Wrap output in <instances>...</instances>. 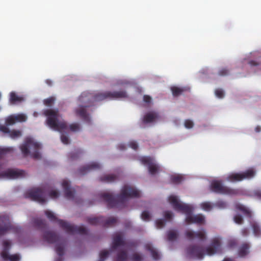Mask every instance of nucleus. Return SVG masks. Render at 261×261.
<instances>
[{
	"mask_svg": "<svg viewBox=\"0 0 261 261\" xmlns=\"http://www.w3.org/2000/svg\"><path fill=\"white\" fill-rule=\"evenodd\" d=\"M10 231L19 233L21 229L18 226L12 223L11 217L9 214H0V236Z\"/></svg>",
	"mask_w": 261,
	"mask_h": 261,
	"instance_id": "nucleus-16",
	"label": "nucleus"
},
{
	"mask_svg": "<svg viewBox=\"0 0 261 261\" xmlns=\"http://www.w3.org/2000/svg\"><path fill=\"white\" fill-rule=\"evenodd\" d=\"M225 92L222 89L217 88L215 90V95L216 97L222 99L225 96Z\"/></svg>",
	"mask_w": 261,
	"mask_h": 261,
	"instance_id": "nucleus-40",
	"label": "nucleus"
},
{
	"mask_svg": "<svg viewBox=\"0 0 261 261\" xmlns=\"http://www.w3.org/2000/svg\"><path fill=\"white\" fill-rule=\"evenodd\" d=\"M117 148L121 151H123L126 148V146L123 143H120L117 145Z\"/></svg>",
	"mask_w": 261,
	"mask_h": 261,
	"instance_id": "nucleus-52",
	"label": "nucleus"
},
{
	"mask_svg": "<svg viewBox=\"0 0 261 261\" xmlns=\"http://www.w3.org/2000/svg\"><path fill=\"white\" fill-rule=\"evenodd\" d=\"M171 89L173 96H176L181 94L182 92H184V91L188 89L185 87L173 86L171 87Z\"/></svg>",
	"mask_w": 261,
	"mask_h": 261,
	"instance_id": "nucleus-37",
	"label": "nucleus"
},
{
	"mask_svg": "<svg viewBox=\"0 0 261 261\" xmlns=\"http://www.w3.org/2000/svg\"><path fill=\"white\" fill-rule=\"evenodd\" d=\"M141 192L136 187L126 185L121 189L120 194L117 196L110 191L101 193L99 199L108 203L110 207L122 208L127 206L130 200L141 196Z\"/></svg>",
	"mask_w": 261,
	"mask_h": 261,
	"instance_id": "nucleus-2",
	"label": "nucleus"
},
{
	"mask_svg": "<svg viewBox=\"0 0 261 261\" xmlns=\"http://www.w3.org/2000/svg\"><path fill=\"white\" fill-rule=\"evenodd\" d=\"M184 125L187 129H191L194 126V123L193 120L191 119H186L184 122Z\"/></svg>",
	"mask_w": 261,
	"mask_h": 261,
	"instance_id": "nucleus-42",
	"label": "nucleus"
},
{
	"mask_svg": "<svg viewBox=\"0 0 261 261\" xmlns=\"http://www.w3.org/2000/svg\"><path fill=\"white\" fill-rule=\"evenodd\" d=\"M241 233L243 236H244V237L247 236L249 233L248 229L244 228V229H242Z\"/></svg>",
	"mask_w": 261,
	"mask_h": 261,
	"instance_id": "nucleus-53",
	"label": "nucleus"
},
{
	"mask_svg": "<svg viewBox=\"0 0 261 261\" xmlns=\"http://www.w3.org/2000/svg\"><path fill=\"white\" fill-rule=\"evenodd\" d=\"M165 220L163 219H159L155 221L156 227L160 229L163 228L165 225Z\"/></svg>",
	"mask_w": 261,
	"mask_h": 261,
	"instance_id": "nucleus-44",
	"label": "nucleus"
},
{
	"mask_svg": "<svg viewBox=\"0 0 261 261\" xmlns=\"http://www.w3.org/2000/svg\"><path fill=\"white\" fill-rule=\"evenodd\" d=\"M223 261H235V260L232 258H225L224 259V260Z\"/></svg>",
	"mask_w": 261,
	"mask_h": 261,
	"instance_id": "nucleus-56",
	"label": "nucleus"
},
{
	"mask_svg": "<svg viewBox=\"0 0 261 261\" xmlns=\"http://www.w3.org/2000/svg\"><path fill=\"white\" fill-rule=\"evenodd\" d=\"M200 208L206 212H210L213 208H215V205L214 203H212L209 201H205L200 204Z\"/></svg>",
	"mask_w": 261,
	"mask_h": 261,
	"instance_id": "nucleus-34",
	"label": "nucleus"
},
{
	"mask_svg": "<svg viewBox=\"0 0 261 261\" xmlns=\"http://www.w3.org/2000/svg\"><path fill=\"white\" fill-rule=\"evenodd\" d=\"M82 152L80 150L76 151L75 152H73L71 153V158L72 160L75 159L76 158L79 157Z\"/></svg>",
	"mask_w": 261,
	"mask_h": 261,
	"instance_id": "nucleus-50",
	"label": "nucleus"
},
{
	"mask_svg": "<svg viewBox=\"0 0 261 261\" xmlns=\"http://www.w3.org/2000/svg\"><path fill=\"white\" fill-rule=\"evenodd\" d=\"M19 148L22 155L25 157L31 156L35 159L41 158L42 145L33 137H27Z\"/></svg>",
	"mask_w": 261,
	"mask_h": 261,
	"instance_id": "nucleus-11",
	"label": "nucleus"
},
{
	"mask_svg": "<svg viewBox=\"0 0 261 261\" xmlns=\"http://www.w3.org/2000/svg\"><path fill=\"white\" fill-rule=\"evenodd\" d=\"M93 103L94 93L88 91L83 92L78 97L77 106L74 108L73 113L86 123L91 124L92 119L87 108L92 106Z\"/></svg>",
	"mask_w": 261,
	"mask_h": 261,
	"instance_id": "nucleus-5",
	"label": "nucleus"
},
{
	"mask_svg": "<svg viewBox=\"0 0 261 261\" xmlns=\"http://www.w3.org/2000/svg\"><path fill=\"white\" fill-rule=\"evenodd\" d=\"M236 214L233 217L234 222L238 224L242 223L243 219L240 213L243 214L248 218V221L252 228L254 235L256 237L261 236V227L259 224L252 217L251 211L247 207L240 203L236 205Z\"/></svg>",
	"mask_w": 261,
	"mask_h": 261,
	"instance_id": "nucleus-10",
	"label": "nucleus"
},
{
	"mask_svg": "<svg viewBox=\"0 0 261 261\" xmlns=\"http://www.w3.org/2000/svg\"><path fill=\"white\" fill-rule=\"evenodd\" d=\"M38 113L36 112H34V113H33V116L34 117H37L38 116Z\"/></svg>",
	"mask_w": 261,
	"mask_h": 261,
	"instance_id": "nucleus-57",
	"label": "nucleus"
},
{
	"mask_svg": "<svg viewBox=\"0 0 261 261\" xmlns=\"http://www.w3.org/2000/svg\"><path fill=\"white\" fill-rule=\"evenodd\" d=\"M44 213L46 217L50 221L57 223L68 234H84L87 233V230L83 226L74 225L67 221L59 219L56 215L50 210H46Z\"/></svg>",
	"mask_w": 261,
	"mask_h": 261,
	"instance_id": "nucleus-7",
	"label": "nucleus"
},
{
	"mask_svg": "<svg viewBox=\"0 0 261 261\" xmlns=\"http://www.w3.org/2000/svg\"><path fill=\"white\" fill-rule=\"evenodd\" d=\"M128 146L134 150H137L138 148V144L136 141L133 140L129 142Z\"/></svg>",
	"mask_w": 261,
	"mask_h": 261,
	"instance_id": "nucleus-48",
	"label": "nucleus"
},
{
	"mask_svg": "<svg viewBox=\"0 0 261 261\" xmlns=\"http://www.w3.org/2000/svg\"><path fill=\"white\" fill-rule=\"evenodd\" d=\"M256 173L255 169L252 167L243 172L230 173L226 175L225 178L229 182H234L251 179L255 176Z\"/></svg>",
	"mask_w": 261,
	"mask_h": 261,
	"instance_id": "nucleus-17",
	"label": "nucleus"
},
{
	"mask_svg": "<svg viewBox=\"0 0 261 261\" xmlns=\"http://www.w3.org/2000/svg\"><path fill=\"white\" fill-rule=\"evenodd\" d=\"M159 119V115L155 111H149L146 113L141 118L140 126L145 127L156 123Z\"/></svg>",
	"mask_w": 261,
	"mask_h": 261,
	"instance_id": "nucleus-24",
	"label": "nucleus"
},
{
	"mask_svg": "<svg viewBox=\"0 0 261 261\" xmlns=\"http://www.w3.org/2000/svg\"><path fill=\"white\" fill-rule=\"evenodd\" d=\"M257 53L255 52L249 53L246 54L244 57L238 60L237 66L241 68H244L245 63L247 62L249 68V73H258L261 71V63L256 59Z\"/></svg>",
	"mask_w": 261,
	"mask_h": 261,
	"instance_id": "nucleus-14",
	"label": "nucleus"
},
{
	"mask_svg": "<svg viewBox=\"0 0 261 261\" xmlns=\"http://www.w3.org/2000/svg\"><path fill=\"white\" fill-rule=\"evenodd\" d=\"M130 258L132 261H142L143 259L142 256L138 253H133Z\"/></svg>",
	"mask_w": 261,
	"mask_h": 261,
	"instance_id": "nucleus-45",
	"label": "nucleus"
},
{
	"mask_svg": "<svg viewBox=\"0 0 261 261\" xmlns=\"http://www.w3.org/2000/svg\"><path fill=\"white\" fill-rule=\"evenodd\" d=\"M195 209V207L193 204H191L188 209L184 214L185 215V222L187 224L194 223L199 225H202L205 223V217L202 214H192Z\"/></svg>",
	"mask_w": 261,
	"mask_h": 261,
	"instance_id": "nucleus-19",
	"label": "nucleus"
},
{
	"mask_svg": "<svg viewBox=\"0 0 261 261\" xmlns=\"http://www.w3.org/2000/svg\"><path fill=\"white\" fill-rule=\"evenodd\" d=\"M250 245L249 244H243L239 248L238 253L240 257H244L249 253Z\"/></svg>",
	"mask_w": 261,
	"mask_h": 261,
	"instance_id": "nucleus-31",
	"label": "nucleus"
},
{
	"mask_svg": "<svg viewBox=\"0 0 261 261\" xmlns=\"http://www.w3.org/2000/svg\"><path fill=\"white\" fill-rule=\"evenodd\" d=\"M137 84V81L134 79L132 78H123L119 79L116 80L114 83V85L117 87H123L125 88H128L130 87H134L138 94H140L142 92V88L137 87L136 86Z\"/></svg>",
	"mask_w": 261,
	"mask_h": 261,
	"instance_id": "nucleus-25",
	"label": "nucleus"
},
{
	"mask_svg": "<svg viewBox=\"0 0 261 261\" xmlns=\"http://www.w3.org/2000/svg\"><path fill=\"white\" fill-rule=\"evenodd\" d=\"M185 177L184 175L173 173L170 175V181L174 184H178L184 181Z\"/></svg>",
	"mask_w": 261,
	"mask_h": 261,
	"instance_id": "nucleus-30",
	"label": "nucleus"
},
{
	"mask_svg": "<svg viewBox=\"0 0 261 261\" xmlns=\"http://www.w3.org/2000/svg\"><path fill=\"white\" fill-rule=\"evenodd\" d=\"M62 186L63 189L65 197L73 200L74 199L75 190L70 186V182L67 179H64L62 181Z\"/></svg>",
	"mask_w": 261,
	"mask_h": 261,
	"instance_id": "nucleus-27",
	"label": "nucleus"
},
{
	"mask_svg": "<svg viewBox=\"0 0 261 261\" xmlns=\"http://www.w3.org/2000/svg\"><path fill=\"white\" fill-rule=\"evenodd\" d=\"M101 167V165L97 162H90L82 167L79 169V174L80 175H85L87 173L99 169Z\"/></svg>",
	"mask_w": 261,
	"mask_h": 261,
	"instance_id": "nucleus-26",
	"label": "nucleus"
},
{
	"mask_svg": "<svg viewBox=\"0 0 261 261\" xmlns=\"http://www.w3.org/2000/svg\"><path fill=\"white\" fill-rule=\"evenodd\" d=\"M117 178V176L114 174H106L100 177V180L102 182L111 183L115 181Z\"/></svg>",
	"mask_w": 261,
	"mask_h": 261,
	"instance_id": "nucleus-33",
	"label": "nucleus"
},
{
	"mask_svg": "<svg viewBox=\"0 0 261 261\" xmlns=\"http://www.w3.org/2000/svg\"><path fill=\"white\" fill-rule=\"evenodd\" d=\"M255 130L257 133H259L261 131V127L259 126H257L255 128Z\"/></svg>",
	"mask_w": 261,
	"mask_h": 261,
	"instance_id": "nucleus-55",
	"label": "nucleus"
},
{
	"mask_svg": "<svg viewBox=\"0 0 261 261\" xmlns=\"http://www.w3.org/2000/svg\"><path fill=\"white\" fill-rule=\"evenodd\" d=\"M139 160L143 165L147 167L149 173L151 175H155L162 171V167L155 159L151 156H138Z\"/></svg>",
	"mask_w": 261,
	"mask_h": 261,
	"instance_id": "nucleus-18",
	"label": "nucleus"
},
{
	"mask_svg": "<svg viewBox=\"0 0 261 261\" xmlns=\"http://www.w3.org/2000/svg\"><path fill=\"white\" fill-rule=\"evenodd\" d=\"M32 223L35 226L38 228H44L46 226L45 221L40 219V218H33L32 220Z\"/></svg>",
	"mask_w": 261,
	"mask_h": 261,
	"instance_id": "nucleus-35",
	"label": "nucleus"
},
{
	"mask_svg": "<svg viewBox=\"0 0 261 261\" xmlns=\"http://www.w3.org/2000/svg\"><path fill=\"white\" fill-rule=\"evenodd\" d=\"M94 102L100 101L106 99H131L133 97L129 95L125 90H120L116 91H107L104 92H93Z\"/></svg>",
	"mask_w": 261,
	"mask_h": 261,
	"instance_id": "nucleus-15",
	"label": "nucleus"
},
{
	"mask_svg": "<svg viewBox=\"0 0 261 261\" xmlns=\"http://www.w3.org/2000/svg\"><path fill=\"white\" fill-rule=\"evenodd\" d=\"M152 216V213L148 210H145L142 212L141 217L144 221H149Z\"/></svg>",
	"mask_w": 261,
	"mask_h": 261,
	"instance_id": "nucleus-38",
	"label": "nucleus"
},
{
	"mask_svg": "<svg viewBox=\"0 0 261 261\" xmlns=\"http://www.w3.org/2000/svg\"><path fill=\"white\" fill-rule=\"evenodd\" d=\"M164 218L167 221H171L174 217L173 213L171 211H166L164 213Z\"/></svg>",
	"mask_w": 261,
	"mask_h": 261,
	"instance_id": "nucleus-43",
	"label": "nucleus"
},
{
	"mask_svg": "<svg viewBox=\"0 0 261 261\" xmlns=\"http://www.w3.org/2000/svg\"><path fill=\"white\" fill-rule=\"evenodd\" d=\"M210 71H211V70L209 68L205 67V68H202L199 71V73L202 74H203V75H207V74H209Z\"/></svg>",
	"mask_w": 261,
	"mask_h": 261,
	"instance_id": "nucleus-51",
	"label": "nucleus"
},
{
	"mask_svg": "<svg viewBox=\"0 0 261 261\" xmlns=\"http://www.w3.org/2000/svg\"><path fill=\"white\" fill-rule=\"evenodd\" d=\"M210 189L214 193L228 196L246 194L241 189H232L224 186L223 181L217 178L211 180Z\"/></svg>",
	"mask_w": 261,
	"mask_h": 261,
	"instance_id": "nucleus-13",
	"label": "nucleus"
},
{
	"mask_svg": "<svg viewBox=\"0 0 261 261\" xmlns=\"http://www.w3.org/2000/svg\"><path fill=\"white\" fill-rule=\"evenodd\" d=\"M27 119V116L23 113L10 115L5 118L6 126L0 124V132L3 133L12 139H18L22 136L21 131L16 129L11 130L7 126L12 125L16 122H25Z\"/></svg>",
	"mask_w": 261,
	"mask_h": 261,
	"instance_id": "nucleus-9",
	"label": "nucleus"
},
{
	"mask_svg": "<svg viewBox=\"0 0 261 261\" xmlns=\"http://www.w3.org/2000/svg\"><path fill=\"white\" fill-rule=\"evenodd\" d=\"M167 200L174 210L183 214L187 211L191 204L182 202L179 199V197L174 194H171L169 195Z\"/></svg>",
	"mask_w": 261,
	"mask_h": 261,
	"instance_id": "nucleus-20",
	"label": "nucleus"
},
{
	"mask_svg": "<svg viewBox=\"0 0 261 261\" xmlns=\"http://www.w3.org/2000/svg\"><path fill=\"white\" fill-rule=\"evenodd\" d=\"M13 147L0 146V159L8 153L12 152ZM28 173L23 170L16 168L6 169L5 165L0 162V179H15L23 178Z\"/></svg>",
	"mask_w": 261,
	"mask_h": 261,
	"instance_id": "nucleus-8",
	"label": "nucleus"
},
{
	"mask_svg": "<svg viewBox=\"0 0 261 261\" xmlns=\"http://www.w3.org/2000/svg\"><path fill=\"white\" fill-rule=\"evenodd\" d=\"M185 237L189 240H198L204 241L207 239L206 231L204 229H201L198 231L192 229H187L185 232Z\"/></svg>",
	"mask_w": 261,
	"mask_h": 261,
	"instance_id": "nucleus-23",
	"label": "nucleus"
},
{
	"mask_svg": "<svg viewBox=\"0 0 261 261\" xmlns=\"http://www.w3.org/2000/svg\"><path fill=\"white\" fill-rule=\"evenodd\" d=\"M178 236V232L177 230L170 229L167 232V240L170 242L176 240Z\"/></svg>",
	"mask_w": 261,
	"mask_h": 261,
	"instance_id": "nucleus-32",
	"label": "nucleus"
},
{
	"mask_svg": "<svg viewBox=\"0 0 261 261\" xmlns=\"http://www.w3.org/2000/svg\"><path fill=\"white\" fill-rule=\"evenodd\" d=\"M2 110V107L0 106V111H1Z\"/></svg>",
	"mask_w": 261,
	"mask_h": 261,
	"instance_id": "nucleus-58",
	"label": "nucleus"
},
{
	"mask_svg": "<svg viewBox=\"0 0 261 261\" xmlns=\"http://www.w3.org/2000/svg\"><path fill=\"white\" fill-rule=\"evenodd\" d=\"M56 100V97L54 96H52L44 99L43 103L45 106L50 107L55 103Z\"/></svg>",
	"mask_w": 261,
	"mask_h": 261,
	"instance_id": "nucleus-39",
	"label": "nucleus"
},
{
	"mask_svg": "<svg viewBox=\"0 0 261 261\" xmlns=\"http://www.w3.org/2000/svg\"><path fill=\"white\" fill-rule=\"evenodd\" d=\"M25 97L23 94H17L15 92L12 91L9 94V101L11 103L16 104L24 101Z\"/></svg>",
	"mask_w": 261,
	"mask_h": 261,
	"instance_id": "nucleus-29",
	"label": "nucleus"
},
{
	"mask_svg": "<svg viewBox=\"0 0 261 261\" xmlns=\"http://www.w3.org/2000/svg\"><path fill=\"white\" fill-rule=\"evenodd\" d=\"M222 238L217 236L211 241V244L205 249L196 246H190L187 249L188 256L190 258L202 259L205 255L212 256L222 253Z\"/></svg>",
	"mask_w": 261,
	"mask_h": 261,
	"instance_id": "nucleus-4",
	"label": "nucleus"
},
{
	"mask_svg": "<svg viewBox=\"0 0 261 261\" xmlns=\"http://www.w3.org/2000/svg\"><path fill=\"white\" fill-rule=\"evenodd\" d=\"M237 240L235 238H230L228 241V246L229 248H232L236 246Z\"/></svg>",
	"mask_w": 261,
	"mask_h": 261,
	"instance_id": "nucleus-47",
	"label": "nucleus"
},
{
	"mask_svg": "<svg viewBox=\"0 0 261 261\" xmlns=\"http://www.w3.org/2000/svg\"><path fill=\"white\" fill-rule=\"evenodd\" d=\"M11 246V242L6 240L3 243V250L1 256L4 261H19L20 256L19 254H10L9 250Z\"/></svg>",
	"mask_w": 261,
	"mask_h": 261,
	"instance_id": "nucleus-21",
	"label": "nucleus"
},
{
	"mask_svg": "<svg viewBox=\"0 0 261 261\" xmlns=\"http://www.w3.org/2000/svg\"><path fill=\"white\" fill-rule=\"evenodd\" d=\"M215 208L219 209H224L227 207V203L223 200H218L214 203Z\"/></svg>",
	"mask_w": 261,
	"mask_h": 261,
	"instance_id": "nucleus-41",
	"label": "nucleus"
},
{
	"mask_svg": "<svg viewBox=\"0 0 261 261\" xmlns=\"http://www.w3.org/2000/svg\"><path fill=\"white\" fill-rule=\"evenodd\" d=\"M117 219L111 217L106 218L103 217H93L88 219V222L91 224H100L104 226H110L116 223Z\"/></svg>",
	"mask_w": 261,
	"mask_h": 261,
	"instance_id": "nucleus-22",
	"label": "nucleus"
},
{
	"mask_svg": "<svg viewBox=\"0 0 261 261\" xmlns=\"http://www.w3.org/2000/svg\"><path fill=\"white\" fill-rule=\"evenodd\" d=\"M43 114L46 117V125L50 129L61 133V140L64 144H68L70 143L67 134L69 130L77 132L81 129V126L78 123H73L68 126L62 119L58 109H47L44 110Z\"/></svg>",
	"mask_w": 261,
	"mask_h": 261,
	"instance_id": "nucleus-1",
	"label": "nucleus"
},
{
	"mask_svg": "<svg viewBox=\"0 0 261 261\" xmlns=\"http://www.w3.org/2000/svg\"><path fill=\"white\" fill-rule=\"evenodd\" d=\"M143 102L146 106H150L152 102V98L147 95H144L143 96Z\"/></svg>",
	"mask_w": 261,
	"mask_h": 261,
	"instance_id": "nucleus-46",
	"label": "nucleus"
},
{
	"mask_svg": "<svg viewBox=\"0 0 261 261\" xmlns=\"http://www.w3.org/2000/svg\"><path fill=\"white\" fill-rule=\"evenodd\" d=\"M44 241L55 245V250L58 257L55 261H62L66 242L62 238L57 236L55 233L49 231H44L43 233Z\"/></svg>",
	"mask_w": 261,
	"mask_h": 261,
	"instance_id": "nucleus-12",
	"label": "nucleus"
},
{
	"mask_svg": "<svg viewBox=\"0 0 261 261\" xmlns=\"http://www.w3.org/2000/svg\"><path fill=\"white\" fill-rule=\"evenodd\" d=\"M145 248L150 253L153 259L157 260L161 258V253L158 249L154 248L150 243H146L145 244Z\"/></svg>",
	"mask_w": 261,
	"mask_h": 261,
	"instance_id": "nucleus-28",
	"label": "nucleus"
},
{
	"mask_svg": "<svg viewBox=\"0 0 261 261\" xmlns=\"http://www.w3.org/2000/svg\"><path fill=\"white\" fill-rule=\"evenodd\" d=\"M46 195L50 198L56 199L59 197L60 192L53 187L43 189H41L39 188H33L25 193L24 196L40 204H44L47 201Z\"/></svg>",
	"mask_w": 261,
	"mask_h": 261,
	"instance_id": "nucleus-6",
	"label": "nucleus"
},
{
	"mask_svg": "<svg viewBox=\"0 0 261 261\" xmlns=\"http://www.w3.org/2000/svg\"><path fill=\"white\" fill-rule=\"evenodd\" d=\"M45 82L49 86H51L53 85V82L49 79L46 80Z\"/></svg>",
	"mask_w": 261,
	"mask_h": 261,
	"instance_id": "nucleus-54",
	"label": "nucleus"
},
{
	"mask_svg": "<svg viewBox=\"0 0 261 261\" xmlns=\"http://www.w3.org/2000/svg\"><path fill=\"white\" fill-rule=\"evenodd\" d=\"M129 247L123 240L121 233H116L113 238V242L110 251L103 250L99 253V258L97 261H105L110 253H117L115 261H126L128 258V252Z\"/></svg>",
	"mask_w": 261,
	"mask_h": 261,
	"instance_id": "nucleus-3",
	"label": "nucleus"
},
{
	"mask_svg": "<svg viewBox=\"0 0 261 261\" xmlns=\"http://www.w3.org/2000/svg\"><path fill=\"white\" fill-rule=\"evenodd\" d=\"M229 71L226 68H222L219 71V74L220 75H226L228 74Z\"/></svg>",
	"mask_w": 261,
	"mask_h": 261,
	"instance_id": "nucleus-49",
	"label": "nucleus"
},
{
	"mask_svg": "<svg viewBox=\"0 0 261 261\" xmlns=\"http://www.w3.org/2000/svg\"><path fill=\"white\" fill-rule=\"evenodd\" d=\"M247 194L256 199L261 200V189H255L252 191H250Z\"/></svg>",
	"mask_w": 261,
	"mask_h": 261,
	"instance_id": "nucleus-36",
	"label": "nucleus"
}]
</instances>
